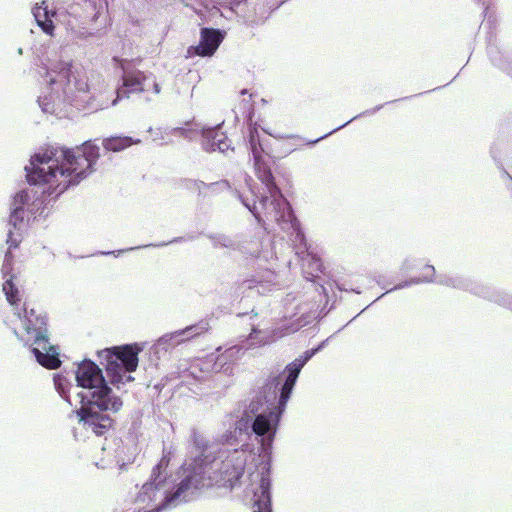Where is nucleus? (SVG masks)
I'll return each mask as SVG.
<instances>
[{
	"instance_id": "7",
	"label": "nucleus",
	"mask_w": 512,
	"mask_h": 512,
	"mask_svg": "<svg viewBox=\"0 0 512 512\" xmlns=\"http://www.w3.org/2000/svg\"><path fill=\"white\" fill-rule=\"evenodd\" d=\"M223 40L224 34L220 30L204 27L200 31L199 44L189 47L188 53L200 57H211Z\"/></svg>"
},
{
	"instance_id": "11",
	"label": "nucleus",
	"mask_w": 512,
	"mask_h": 512,
	"mask_svg": "<svg viewBox=\"0 0 512 512\" xmlns=\"http://www.w3.org/2000/svg\"><path fill=\"white\" fill-rule=\"evenodd\" d=\"M33 15L38 26L42 29V31L47 35L52 36L55 26L53 24L52 19L49 16V11L47 10V7L43 8L42 6H35L33 9Z\"/></svg>"
},
{
	"instance_id": "22",
	"label": "nucleus",
	"mask_w": 512,
	"mask_h": 512,
	"mask_svg": "<svg viewBox=\"0 0 512 512\" xmlns=\"http://www.w3.org/2000/svg\"><path fill=\"white\" fill-rule=\"evenodd\" d=\"M28 198V195L25 192L18 193L15 197L16 200H19L21 203H24V201Z\"/></svg>"
},
{
	"instance_id": "27",
	"label": "nucleus",
	"mask_w": 512,
	"mask_h": 512,
	"mask_svg": "<svg viewBox=\"0 0 512 512\" xmlns=\"http://www.w3.org/2000/svg\"><path fill=\"white\" fill-rule=\"evenodd\" d=\"M246 92H247L246 90H242L241 94H246Z\"/></svg>"
},
{
	"instance_id": "1",
	"label": "nucleus",
	"mask_w": 512,
	"mask_h": 512,
	"mask_svg": "<svg viewBox=\"0 0 512 512\" xmlns=\"http://www.w3.org/2000/svg\"><path fill=\"white\" fill-rule=\"evenodd\" d=\"M99 147L86 141L74 149H62V164H57L56 153L45 151L31 158L30 167H26L27 180L30 184H49V194L63 193L70 185L78 184L93 171L99 159Z\"/></svg>"
},
{
	"instance_id": "14",
	"label": "nucleus",
	"mask_w": 512,
	"mask_h": 512,
	"mask_svg": "<svg viewBox=\"0 0 512 512\" xmlns=\"http://www.w3.org/2000/svg\"><path fill=\"white\" fill-rule=\"evenodd\" d=\"M261 496L258 500L254 502L253 512H271L270 510V495H269V483L265 482L264 479L261 480Z\"/></svg>"
},
{
	"instance_id": "19",
	"label": "nucleus",
	"mask_w": 512,
	"mask_h": 512,
	"mask_svg": "<svg viewBox=\"0 0 512 512\" xmlns=\"http://www.w3.org/2000/svg\"><path fill=\"white\" fill-rule=\"evenodd\" d=\"M318 351V349H311V350H307L305 353H304V356L301 357V358H297L295 359L292 363H290L289 365H291L292 367L294 368H298L299 371H301V369L303 368V366L307 363V361H309L312 356Z\"/></svg>"
},
{
	"instance_id": "24",
	"label": "nucleus",
	"mask_w": 512,
	"mask_h": 512,
	"mask_svg": "<svg viewBox=\"0 0 512 512\" xmlns=\"http://www.w3.org/2000/svg\"><path fill=\"white\" fill-rule=\"evenodd\" d=\"M327 135H328V134H326V135H324V136H321V137H319V138H317V139H315V140H313V141H311V142H309V143H310V144H315V143H317L318 141H320L321 139H323L324 137H326Z\"/></svg>"
},
{
	"instance_id": "2",
	"label": "nucleus",
	"mask_w": 512,
	"mask_h": 512,
	"mask_svg": "<svg viewBox=\"0 0 512 512\" xmlns=\"http://www.w3.org/2000/svg\"><path fill=\"white\" fill-rule=\"evenodd\" d=\"M98 390V393L86 396V400H80V408L75 411L79 423L87 431L96 436H104L113 429L115 421L107 414L121 410L123 401L118 396H108L107 390Z\"/></svg>"
},
{
	"instance_id": "18",
	"label": "nucleus",
	"mask_w": 512,
	"mask_h": 512,
	"mask_svg": "<svg viewBox=\"0 0 512 512\" xmlns=\"http://www.w3.org/2000/svg\"><path fill=\"white\" fill-rule=\"evenodd\" d=\"M252 429L255 434L264 436L270 429V420L265 415L256 416Z\"/></svg>"
},
{
	"instance_id": "13",
	"label": "nucleus",
	"mask_w": 512,
	"mask_h": 512,
	"mask_svg": "<svg viewBox=\"0 0 512 512\" xmlns=\"http://www.w3.org/2000/svg\"><path fill=\"white\" fill-rule=\"evenodd\" d=\"M102 144L107 151L120 152L132 146L134 141L128 136H114L104 139Z\"/></svg>"
},
{
	"instance_id": "26",
	"label": "nucleus",
	"mask_w": 512,
	"mask_h": 512,
	"mask_svg": "<svg viewBox=\"0 0 512 512\" xmlns=\"http://www.w3.org/2000/svg\"><path fill=\"white\" fill-rule=\"evenodd\" d=\"M65 74H66V75H65V78H68L69 70H67V71L65 72Z\"/></svg>"
},
{
	"instance_id": "21",
	"label": "nucleus",
	"mask_w": 512,
	"mask_h": 512,
	"mask_svg": "<svg viewBox=\"0 0 512 512\" xmlns=\"http://www.w3.org/2000/svg\"><path fill=\"white\" fill-rule=\"evenodd\" d=\"M243 473H244V469H243V468H241V469H240V471H237V472H236V475H235V481H234V482H232V481L230 480V485H229V486H230V488H231V489H232V488H234V487H235V485L239 483V481H240L241 477L243 476Z\"/></svg>"
},
{
	"instance_id": "9",
	"label": "nucleus",
	"mask_w": 512,
	"mask_h": 512,
	"mask_svg": "<svg viewBox=\"0 0 512 512\" xmlns=\"http://www.w3.org/2000/svg\"><path fill=\"white\" fill-rule=\"evenodd\" d=\"M146 76L142 71H124L123 87L117 90V99L128 98L131 93L144 91Z\"/></svg>"
},
{
	"instance_id": "3",
	"label": "nucleus",
	"mask_w": 512,
	"mask_h": 512,
	"mask_svg": "<svg viewBox=\"0 0 512 512\" xmlns=\"http://www.w3.org/2000/svg\"><path fill=\"white\" fill-rule=\"evenodd\" d=\"M22 324L23 332L18 337L24 344L32 346L31 351L37 362L50 370L59 368L61 361L56 349L49 343L46 318L34 309L25 307Z\"/></svg>"
},
{
	"instance_id": "8",
	"label": "nucleus",
	"mask_w": 512,
	"mask_h": 512,
	"mask_svg": "<svg viewBox=\"0 0 512 512\" xmlns=\"http://www.w3.org/2000/svg\"><path fill=\"white\" fill-rule=\"evenodd\" d=\"M270 158L271 156L268 152L254 156V168L258 179L266 186L270 196L276 197L280 194V189L276 185L271 171Z\"/></svg>"
},
{
	"instance_id": "4",
	"label": "nucleus",
	"mask_w": 512,
	"mask_h": 512,
	"mask_svg": "<svg viewBox=\"0 0 512 512\" xmlns=\"http://www.w3.org/2000/svg\"><path fill=\"white\" fill-rule=\"evenodd\" d=\"M138 344H127L106 348L98 352L100 363L105 366L112 384H124L134 380L127 373L134 372L138 367V355L141 352Z\"/></svg>"
},
{
	"instance_id": "23",
	"label": "nucleus",
	"mask_w": 512,
	"mask_h": 512,
	"mask_svg": "<svg viewBox=\"0 0 512 512\" xmlns=\"http://www.w3.org/2000/svg\"><path fill=\"white\" fill-rule=\"evenodd\" d=\"M246 206H247V207L249 208V210L253 213V215H254V216H255V218L258 220V222H260V221H261V218H260L259 214H258L257 212H255V207H254V208H251V207H249L248 205H246Z\"/></svg>"
},
{
	"instance_id": "12",
	"label": "nucleus",
	"mask_w": 512,
	"mask_h": 512,
	"mask_svg": "<svg viewBox=\"0 0 512 512\" xmlns=\"http://www.w3.org/2000/svg\"><path fill=\"white\" fill-rule=\"evenodd\" d=\"M13 279L14 275L10 274V277L6 279L5 282L3 283L2 290L6 296V300L8 301V303L13 307L18 308L22 299L20 291L18 287L14 284Z\"/></svg>"
},
{
	"instance_id": "6",
	"label": "nucleus",
	"mask_w": 512,
	"mask_h": 512,
	"mask_svg": "<svg viewBox=\"0 0 512 512\" xmlns=\"http://www.w3.org/2000/svg\"><path fill=\"white\" fill-rule=\"evenodd\" d=\"M76 380L79 386L85 390L78 396L80 400H86V396L98 393V390H107V397L114 396L111 388L105 382L101 369L92 361L82 362L76 371Z\"/></svg>"
},
{
	"instance_id": "25",
	"label": "nucleus",
	"mask_w": 512,
	"mask_h": 512,
	"mask_svg": "<svg viewBox=\"0 0 512 512\" xmlns=\"http://www.w3.org/2000/svg\"><path fill=\"white\" fill-rule=\"evenodd\" d=\"M19 211H22V209H21V208H16V209H14V211H13V213H12V217H13L14 215H16Z\"/></svg>"
},
{
	"instance_id": "20",
	"label": "nucleus",
	"mask_w": 512,
	"mask_h": 512,
	"mask_svg": "<svg viewBox=\"0 0 512 512\" xmlns=\"http://www.w3.org/2000/svg\"><path fill=\"white\" fill-rule=\"evenodd\" d=\"M214 186H219L221 189H230L231 188L230 183L227 180H221L219 182L212 183L208 187H214Z\"/></svg>"
},
{
	"instance_id": "16",
	"label": "nucleus",
	"mask_w": 512,
	"mask_h": 512,
	"mask_svg": "<svg viewBox=\"0 0 512 512\" xmlns=\"http://www.w3.org/2000/svg\"><path fill=\"white\" fill-rule=\"evenodd\" d=\"M7 243L9 245V251L5 255V260H4V264H3L4 275L10 274L11 269H12L13 255H12L10 249L18 247V242L15 239H13L12 231H10L8 234Z\"/></svg>"
},
{
	"instance_id": "17",
	"label": "nucleus",
	"mask_w": 512,
	"mask_h": 512,
	"mask_svg": "<svg viewBox=\"0 0 512 512\" xmlns=\"http://www.w3.org/2000/svg\"><path fill=\"white\" fill-rule=\"evenodd\" d=\"M229 148V144L227 143L226 136L222 132H214L212 136V140L209 141L208 149L210 150H220L225 151Z\"/></svg>"
},
{
	"instance_id": "5",
	"label": "nucleus",
	"mask_w": 512,
	"mask_h": 512,
	"mask_svg": "<svg viewBox=\"0 0 512 512\" xmlns=\"http://www.w3.org/2000/svg\"><path fill=\"white\" fill-rule=\"evenodd\" d=\"M168 463L169 460L165 457L160 460L152 470L151 481L143 485L138 495V500L141 502L160 500L159 504L151 509L152 512H159L167 507L172 501L186 492L191 485V479L187 477L179 483L177 490L173 494L164 495V492H161V490L166 478L162 475V469L166 468Z\"/></svg>"
},
{
	"instance_id": "15",
	"label": "nucleus",
	"mask_w": 512,
	"mask_h": 512,
	"mask_svg": "<svg viewBox=\"0 0 512 512\" xmlns=\"http://www.w3.org/2000/svg\"><path fill=\"white\" fill-rule=\"evenodd\" d=\"M248 142L253 157L267 152L260 141L259 131L256 127H249Z\"/></svg>"
},
{
	"instance_id": "10",
	"label": "nucleus",
	"mask_w": 512,
	"mask_h": 512,
	"mask_svg": "<svg viewBox=\"0 0 512 512\" xmlns=\"http://www.w3.org/2000/svg\"><path fill=\"white\" fill-rule=\"evenodd\" d=\"M286 370L288 372L287 378L282 386L280 399H279V406L281 408H284L288 399L290 398L291 392L293 390V387L296 383V380L299 376V369L294 368L291 365H288L286 367Z\"/></svg>"
}]
</instances>
